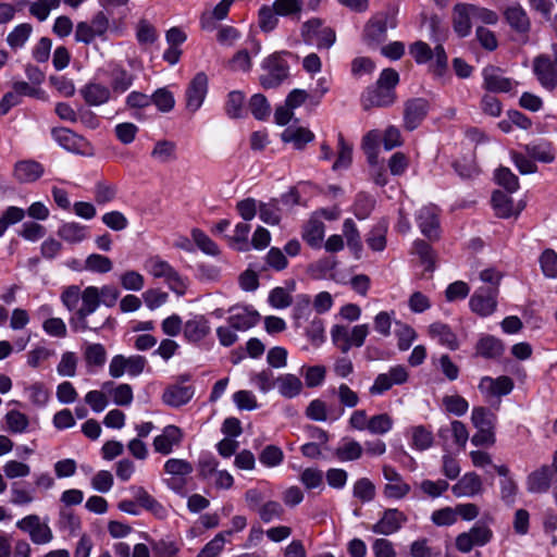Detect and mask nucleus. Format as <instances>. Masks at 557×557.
<instances>
[{"label":"nucleus","mask_w":557,"mask_h":557,"mask_svg":"<svg viewBox=\"0 0 557 557\" xmlns=\"http://www.w3.org/2000/svg\"><path fill=\"white\" fill-rule=\"evenodd\" d=\"M407 521L406 515L397 508L385 509L381 519L371 527L375 534L392 535L396 533Z\"/></svg>","instance_id":"nucleus-15"},{"label":"nucleus","mask_w":557,"mask_h":557,"mask_svg":"<svg viewBox=\"0 0 557 557\" xmlns=\"http://www.w3.org/2000/svg\"><path fill=\"white\" fill-rule=\"evenodd\" d=\"M433 434L423 425H417L411 429L412 446L418 450H425L433 444Z\"/></svg>","instance_id":"nucleus-44"},{"label":"nucleus","mask_w":557,"mask_h":557,"mask_svg":"<svg viewBox=\"0 0 557 557\" xmlns=\"http://www.w3.org/2000/svg\"><path fill=\"white\" fill-rule=\"evenodd\" d=\"M259 218L269 225H277L281 221L280 208L277 202L272 200L268 203L260 202L258 207Z\"/></svg>","instance_id":"nucleus-46"},{"label":"nucleus","mask_w":557,"mask_h":557,"mask_svg":"<svg viewBox=\"0 0 557 557\" xmlns=\"http://www.w3.org/2000/svg\"><path fill=\"white\" fill-rule=\"evenodd\" d=\"M145 269L156 278H163L169 288L182 296L187 289V280L183 277L168 261L159 257L146 261Z\"/></svg>","instance_id":"nucleus-5"},{"label":"nucleus","mask_w":557,"mask_h":557,"mask_svg":"<svg viewBox=\"0 0 557 557\" xmlns=\"http://www.w3.org/2000/svg\"><path fill=\"white\" fill-rule=\"evenodd\" d=\"M343 234L346 238L347 246L356 253L361 251L362 244L356 223L351 219H346L343 224Z\"/></svg>","instance_id":"nucleus-49"},{"label":"nucleus","mask_w":557,"mask_h":557,"mask_svg":"<svg viewBox=\"0 0 557 557\" xmlns=\"http://www.w3.org/2000/svg\"><path fill=\"white\" fill-rule=\"evenodd\" d=\"M429 334L433 338H437L440 344L451 350L458 348V341L450 327L444 323L435 322L429 326Z\"/></svg>","instance_id":"nucleus-32"},{"label":"nucleus","mask_w":557,"mask_h":557,"mask_svg":"<svg viewBox=\"0 0 557 557\" xmlns=\"http://www.w3.org/2000/svg\"><path fill=\"white\" fill-rule=\"evenodd\" d=\"M5 423L11 433L21 434L27 431L29 420L25 413L18 410H10L5 414Z\"/></svg>","instance_id":"nucleus-39"},{"label":"nucleus","mask_w":557,"mask_h":557,"mask_svg":"<svg viewBox=\"0 0 557 557\" xmlns=\"http://www.w3.org/2000/svg\"><path fill=\"white\" fill-rule=\"evenodd\" d=\"M491 202L495 215L500 219L518 218L525 207L524 201L515 203L511 194L499 189L493 191Z\"/></svg>","instance_id":"nucleus-13"},{"label":"nucleus","mask_w":557,"mask_h":557,"mask_svg":"<svg viewBox=\"0 0 557 557\" xmlns=\"http://www.w3.org/2000/svg\"><path fill=\"white\" fill-rule=\"evenodd\" d=\"M32 32L33 27L30 24L22 23L15 26L13 30L9 33L7 42L13 49L21 48L28 40Z\"/></svg>","instance_id":"nucleus-41"},{"label":"nucleus","mask_w":557,"mask_h":557,"mask_svg":"<svg viewBox=\"0 0 557 557\" xmlns=\"http://www.w3.org/2000/svg\"><path fill=\"white\" fill-rule=\"evenodd\" d=\"M44 165L35 160H21L14 165V177L20 183H33L44 175Z\"/></svg>","instance_id":"nucleus-24"},{"label":"nucleus","mask_w":557,"mask_h":557,"mask_svg":"<svg viewBox=\"0 0 557 557\" xmlns=\"http://www.w3.org/2000/svg\"><path fill=\"white\" fill-rule=\"evenodd\" d=\"M258 513L263 522L269 523L274 519H281L284 509L278 502L270 500L258 509Z\"/></svg>","instance_id":"nucleus-64"},{"label":"nucleus","mask_w":557,"mask_h":557,"mask_svg":"<svg viewBox=\"0 0 557 557\" xmlns=\"http://www.w3.org/2000/svg\"><path fill=\"white\" fill-rule=\"evenodd\" d=\"M386 223H377L368 235V246L374 251H382L386 246Z\"/></svg>","instance_id":"nucleus-42"},{"label":"nucleus","mask_w":557,"mask_h":557,"mask_svg":"<svg viewBox=\"0 0 557 557\" xmlns=\"http://www.w3.org/2000/svg\"><path fill=\"white\" fill-rule=\"evenodd\" d=\"M417 223L421 233L429 239L438 237V210L435 206H424L417 213Z\"/></svg>","instance_id":"nucleus-18"},{"label":"nucleus","mask_w":557,"mask_h":557,"mask_svg":"<svg viewBox=\"0 0 557 557\" xmlns=\"http://www.w3.org/2000/svg\"><path fill=\"white\" fill-rule=\"evenodd\" d=\"M227 322L236 331H247L260 320L258 311L248 307H232Z\"/></svg>","instance_id":"nucleus-19"},{"label":"nucleus","mask_w":557,"mask_h":557,"mask_svg":"<svg viewBox=\"0 0 557 557\" xmlns=\"http://www.w3.org/2000/svg\"><path fill=\"white\" fill-rule=\"evenodd\" d=\"M408 371L404 366H395L389 369L386 373H380L372 386L369 388L371 395H382L394 385H401L408 380Z\"/></svg>","instance_id":"nucleus-11"},{"label":"nucleus","mask_w":557,"mask_h":557,"mask_svg":"<svg viewBox=\"0 0 557 557\" xmlns=\"http://www.w3.org/2000/svg\"><path fill=\"white\" fill-rule=\"evenodd\" d=\"M300 34L305 42L314 44L318 49H330L336 40L335 30L318 17L305 22Z\"/></svg>","instance_id":"nucleus-6"},{"label":"nucleus","mask_w":557,"mask_h":557,"mask_svg":"<svg viewBox=\"0 0 557 557\" xmlns=\"http://www.w3.org/2000/svg\"><path fill=\"white\" fill-rule=\"evenodd\" d=\"M208 94V76L203 72H198L187 85L185 91V106L190 113L197 112Z\"/></svg>","instance_id":"nucleus-9"},{"label":"nucleus","mask_w":557,"mask_h":557,"mask_svg":"<svg viewBox=\"0 0 557 557\" xmlns=\"http://www.w3.org/2000/svg\"><path fill=\"white\" fill-rule=\"evenodd\" d=\"M513 381L507 375L498 376L495 380L490 379V408H499L500 396L508 395L513 389Z\"/></svg>","instance_id":"nucleus-27"},{"label":"nucleus","mask_w":557,"mask_h":557,"mask_svg":"<svg viewBox=\"0 0 557 557\" xmlns=\"http://www.w3.org/2000/svg\"><path fill=\"white\" fill-rule=\"evenodd\" d=\"M383 476L387 481L384 486L383 494L389 499H403L405 498L411 487L406 483L399 472L396 471L392 466L383 467Z\"/></svg>","instance_id":"nucleus-14"},{"label":"nucleus","mask_w":557,"mask_h":557,"mask_svg":"<svg viewBox=\"0 0 557 557\" xmlns=\"http://www.w3.org/2000/svg\"><path fill=\"white\" fill-rule=\"evenodd\" d=\"M540 264L546 277H557V253L553 249H545L540 256Z\"/></svg>","instance_id":"nucleus-56"},{"label":"nucleus","mask_w":557,"mask_h":557,"mask_svg":"<svg viewBox=\"0 0 557 557\" xmlns=\"http://www.w3.org/2000/svg\"><path fill=\"white\" fill-rule=\"evenodd\" d=\"M261 67L264 72L260 76L263 88H275L288 77L289 66L282 52H274L265 58Z\"/></svg>","instance_id":"nucleus-7"},{"label":"nucleus","mask_w":557,"mask_h":557,"mask_svg":"<svg viewBox=\"0 0 557 557\" xmlns=\"http://www.w3.org/2000/svg\"><path fill=\"white\" fill-rule=\"evenodd\" d=\"M211 332L208 319L202 314L194 315L184 323V337L189 343H198Z\"/></svg>","instance_id":"nucleus-22"},{"label":"nucleus","mask_w":557,"mask_h":557,"mask_svg":"<svg viewBox=\"0 0 557 557\" xmlns=\"http://www.w3.org/2000/svg\"><path fill=\"white\" fill-rule=\"evenodd\" d=\"M82 306L75 311L74 315L70 319L72 329L76 332H84L87 330L98 331L102 329L108 319L97 325H90L87 318L92 314L100 306V298L98 297V287L88 286L82 290L81 297Z\"/></svg>","instance_id":"nucleus-3"},{"label":"nucleus","mask_w":557,"mask_h":557,"mask_svg":"<svg viewBox=\"0 0 557 557\" xmlns=\"http://www.w3.org/2000/svg\"><path fill=\"white\" fill-rule=\"evenodd\" d=\"M396 27L395 17H389L387 13L380 12L371 16L363 28V40L368 46H377L387 38V26Z\"/></svg>","instance_id":"nucleus-8"},{"label":"nucleus","mask_w":557,"mask_h":557,"mask_svg":"<svg viewBox=\"0 0 557 557\" xmlns=\"http://www.w3.org/2000/svg\"><path fill=\"white\" fill-rule=\"evenodd\" d=\"M504 14L510 27L516 32L525 34L530 30V20L521 5H511L506 9Z\"/></svg>","instance_id":"nucleus-30"},{"label":"nucleus","mask_w":557,"mask_h":557,"mask_svg":"<svg viewBox=\"0 0 557 557\" xmlns=\"http://www.w3.org/2000/svg\"><path fill=\"white\" fill-rule=\"evenodd\" d=\"M82 290L77 285H71L63 289L60 299L69 311H76L81 301Z\"/></svg>","instance_id":"nucleus-61"},{"label":"nucleus","mask_w":557,"mask_h":557,"mask_svg":"<svg viewBox=\"0 0 557 557\" xmlns=\"http://www.w3.org/2000/svg\"><path fill=\"white\" fill-rule=\"evenodd\" d=\"M77 356L73 351H65L61 356V360L57 367V372L61 376L73 377L76 374Z\"/></svg>","instance_id":"nucleus-54"},{"label":"nucleus","mask_w":557,"mask_h":557,"mask_svg":"<svg viewBox=\"0 0 557 557\" xmlns=\"http://www.w3.org/2000/svg\"><path fill=\"white\" fill-rule=\"evenodd\" d=\"M324 236V225L320 221H311L306 226L302 238L307 242L311 247H318Z\"/></svg>","instance_id":"nucleus-52"},{"label":"nucleus","mask_w":557,"mask_h":557,"mask_svg":"<svg viewBox=\"0 0 557 557\" xmlns=\"http://www.w3.org/2000/svg\"><path fill=\"white\" fill-rule=\"evenodd\" d=\"M131 490L137 505L153 512H158L162 509L159 502L154 499L144 487L133 486Z\"/></svg>","instance_id":"nucleus-47"},{"label":"nucleus","mask_w":557,"mask_h":557,"mask_svg":"<svg viewBox=\"0 0 557 557\" xmlns=\"http://www.w3.org/2000/svg\"><path fill=\"white\" fill-rule=\"evenodd\" d=\"M152 103L161 112H170L175 106L173 94L165 87L157 89L152 95Z\"/></svg>","instance_id":"nucleus-53"},{"label":"nucleus","mask_w":557,"mask_h":557,"mask_svg":"<svg viewBox=\"0 0 557 557\" xmlns=\"http://www.w3.org/2000/svg\"><path fill=\"white\" fill-rule=\"evenodd\" d=\"M394 421L388 413L374 414L369 418L367 431L374 435H384L393 428Z\"/></svg>","instance_id":"nucleus-38"},{"label":"nucleus","mask_w":557,"mask_h":557,"mask_svg":"<svg viewBox=\"0 0 557 557\" xmlns=\"http://www.w3.org/2000/svg\"><path fill=\"white\" fill-rule=\"evenodd\" d=\"M276 387L278 393L285 398H294L300 394L302 383L300 379L290 373L282 374L276 380Z\"/></svg>","instance_id":"nucleus-31"},{"label":"nucleus","mask_w":557,"mask_h":557,"mask_svg":"<svg viewBox=\"0 0 557 557\" xmlns=\"http://www.w3.org/2000/svg\"><path fill=\"white\" fill-rule=\"evenodd\" d=\"M52 137L61 147L71 152L83 153L87 146V141L83 137L65 127L53 128Z\"/></svg>","instance_id":"nucleus-23"},{"label":"nucleus","mask_w":557,"mask_h":557,"mask_svg":"<svg viewBox=\"0 0 557 557\" xmlns=\"http://www.w3.org/2000/svg\"><path fill=\"white\" fill-rule=\"evenodd\" d=\"M283 459L284 454L282 449L275 445L265 446L259 456L260 462L270 468L281 465Z\"/></svg>","instance_id":"nucleus-60"},{"label":"nucleus","mask_w":557,"mask_h":557,"mask_svg":"<svg viewBox=\"0 0 557 557\" xmlns=\"http://www.w3.org/2000/svg\"><path fill=\"white\" fill-rule=\"evenodd\" d=\"M481 22L487 23V11L471 3H457L453 10L454 30L466 37L470 34L472 25ZM476 37L483 48H487V29L484 25H478Z\"/></svg>","instance_id":"nucleus-1"},{"label":"nucleus","mask_w":557,"mask_h":557,"mask_svg":"<svg viewBox=\"0 0 557 557\" xmlns=\"http://www.w3.org/2000/svg\"><path fill=\"white\" fill-rule=\"evenodd\" d=\"M244 100H245V96L242 91L234 90L228 94L227 100L225 103V112L228 117L239 119L243 116Z\"/></svg>","instance_id":"nucleus-43"},{"label":"nucleus","mask_w":557,"mask_h":557,"mask_svg":"<svg viewBox=\"0 0 557 557\" xmlns=\"http://www.w3.org/2000/svg\"><path fill=\"white\" fill-rule=\"evenodd\" d=\"M370 329L368 324H357L350 326L348 324H334L330 334L332 343L343 354H347L352 347H362L369 335Z\"/></svg>","instance_id":"nucleus-4"},{"label":"nucleus","mask_w":557,"mask_h":557,"mask_svg":"<svg viewBox=\"0 0 557 557\" xmlns=\"http://www.w3.org/2000/svg\"><path fill=\"white\" fill-rule=\"evenodd\" d=\"M58 236L70 244H77L87 238V226L76 222L63 223L58 230Z\"/></svg>","instance_id":"nucleus-34"},{"label":"nucleus","mask_w":557,"mask_h":557,"mask_svg":"<svg viewBox=\"0 0 557 557\" xmlns=\"http://www.w3.org/2000/svg\"><path fill=\"white\" fill-rule=\"evenodd\" d=\"M183 441L182 430L173 424L166 425L162 433L154 437L153 448L162 455H170L174 446H178Z\"/></svg>","instance_id":"nucleus-20"},{"label":"nucleus","mask_w":557,"mask_h":557,"mask_svg":"<svg viewBox=\"0 0 557 557\" xmlns=\"http://www.w3.org/2000/svg\"><path fill=\"white\" fill-rule=\"evenodd\" d=\"M533 71L541 85L549 90L557 86V69L547 55H539L533 61Z\"/></svg>","instance_id":"nucleus-16"},{"label":"nucleus","mask_w":557,"mask_h":557,"mask_svg":"<svg viewBox=\"0 0 557 557\" xmlns=\"http://www.w3.org/2000/svg\"><path fill=\"white\" fill-rule=\"evenodd\" d=\"M60 2L61 0H36L30 4L29 12L39 21H45L50 11L58 8Z\"/></svg>","instance_id":"nucleus-62"},{"label":"nucleus","mask_w":557,"mask_h":557,"mask_svg":"<svg viewBox=\"0 0 557 557\" xmlns=\"http://www.w3.org/2000/svg\"><path fill=\"white\" fill-rule=\"evenodd\" d=\"M278 13L274 7L263 5L259 10V27L262 32H272L278 23Z\"/></svg>","instance_id":"nucleus-51"},{"label":"nucleus","mask_w":557,"mask_h":557,"mask_svg":"<svg viewBox=\"0 0 557 557\" xmlns=\"http://www.w3.org/2000/svg\"><path fill=\"white\" fill-rule=\"evenodd\" d=\"M113 263L110 258L91 253L85 260V269L95 273H108L112 270Z\"/></svg>","instance_id":"nucleus-45"},{"label":"nucleus","mask_w":557,"mask_h":557,"mask_svg":"<svg viewBox=\"0 0 557 557\" xmlns=\"http://www.w3.org/2000/svg\"><path fill=\"white\" fill-rule=\"evenodd\" d=\"M487 542V527L476 525L469 532L460 533L456 537V547L461 553H469L475 546H483Z\"/></svg>","instance_id":"nucleus-21"},{"label":"nucleus","mask_w":557,"mask_h":557,"mask_svg":"<svg viewBox=\"0 0 557 557\" xmlns=\"http://www.w3.org/2000/svg\"><path fill=\"white\" fill-rule=\"evenodd\" d=\"M314 135L311 131L304 127H288L282 133L284 143H292L295 149H302L308 143L312 141Z\"/></svg>","instance_id":"nucleus-33"},{"label":"nucleus","mask_w":557,"mask_h":557,"mask_svg":"<svg viewBox=\"0 0 557 557\" xmlns=\"http://www.w3.org/2000/svg\"><path fill=\"white\" fill-rule=\"evenodd\" d=\"M79 92L85 102L94 107L107 103L111 97L110 88L99 83H88Z\"/></svg>","instance_id":"nucleus-25"},{"label":"nucleus","mask_w":557,"mask_h":557,"mask_svg":"<svg viewBox=\"0 0 557 557\" xmlns=\"http://www.w3.org/2000/svg\"><path fill=\"white\" fill-rule=\"evenodd\" d=\"M352 158V148L349 144H347L343 137V135H338V156L336 161L333 164V170L338 171L342 169H347L351 163Z\"/></svg>","instance_id":"nucleus-55"},{"label":"nucleus","mask_w":557,"mask_h":557,"mask_svg":"<svg viewBox=\"0 0 557 557\" xmlns=\"http://www.w3.org/2000/svg\"><path fill=\"white\" fill-rule=\"evenodd\" d=\"M272 5L280 16H296L298 21L302 10V0H275Z\"/></svg>","instance_id":"nucleus-50"},{"label":"nucleus","mask_w":557,"mask_h":557,"mask_svg":"<svg viewBox=\"0 0 557 557\" xmlns=\"http://www.w3.org/2000/svg\"><path fill=\"white\" fill-rule=\"evenodd\" d=\"M249 110L257 120H264L270 115V104L261 94H256L250 98Z\"/></svg>","instance_id":"nucleus-58"},{"label":"nucleus","mask_w":557,"mask_h":557,"mask_svg":"<svg viewBox=\"0 0 557 557\" xmlns=\"http://www.w3.org/2000/svg\"><path fill=\"white\" fill-rule=\"evenodd\" d=\"M373 207L374 200L372 197L364 193H360L357 195L355 200L354 213L359 220H364L370 215Z\"/></svg>","instance_id":"nucleus-63"},{"label":"nucleus","mask_w":557,"mask_h":557,"mask_svg":"<svg viewBox=\"0 0 557 557\" xmlns=\"http://www.w3.org/2000/svg\"><path fill=\"white\" fill-rule=\"evenodd\" d=\"M429 112V102L423 98L410 99L405 103L404 122L408 131L416 129Z\"/></svg>","instance_id":"nucleus-17"},{"label":"nucleus","mask_w":557,"mask_h":557,"mask_svg":"<svg viewBox=\"0 0 557 557\" xmlns=\"http://www.w3.org/2000/svg\"><path fill=\"white\" fill-rule=\"evenodd\" d=\"M482 482L475 473L465 474L455 485L451 491L457 497L473 496L481 491Z\"/></svg>","instance_id":"nucleus-29"},{"label":"nucleus","mask_w":557,"mask_h":557,"mask_svg":"<svg viewBox=\"0 0 557 557\" xmlns=\"http://www.w3.org/2000/svg\"><path fill=\"white\" fill-rule=\"evenodd\" d=\"M111 87L116 94H123L128 90L134 83V75L123 67H115L111 74Z\"/></svg>","instance_id":"nucleus-37"},{"label":"nucleus","mask_w":557,"mask_h":557,"mask_svg":"<svg viewBox=\"0 0 557 557\" xmlns=\"http://www.w3.org/2000/svg\"><path fill=\"white\" fill-rule=\"evenodd\" d=\"M335 455L341 461L357 460L362 455V446L357 441L351 440L336 448Z\"/></svg>","instance_id":"nucleus-48"},{"label":"nucleus","mask_w":557,"mask_h":557,"mask_svg":"<svg viewBox=\"0 0 557 557\" xmlns=\"http://www.w3.org/2000/svg\"><path fill=\"white\" fill-rule=\"evenodd\" d=\"M525 152L534 160L550 163L554 161V154L550 148L544 144H529L524 146Z\"/></svg>","instance_id":"nucleus-57"},{"label":"nucleus","mask_w":557,"mask_h":557,"mask_svg":"<svg viewBox=\"0 0 557 557\" xmlns=\"http://www.w3.org/2000/svg\"><path fill=\"white\" fill-rule=\"evenodd\" d=\"M16 527L29 534L34 544L42 545L50 543L53 539L51 529L47 523H41L39 516L29 515L16 522Z\"/></svg>","instance_id":"nucleus-10"},{"label":"nucleus","mask_w":557,"mask_h":557,"mask_svg":"<svg viewBox=\"0 0 557 557\" xmlns=\"http://www.w3.org/2000/svg\"><path fill=\"white\" fill-rule=\"evenodd\" d=\"M354 496L363 503L371 502L375 496V486L367 478L359 479L354 484Z\"/></svg>","instance_id":"nucleus-59"},{"label":"nucleus","mask_w":557,"mask_h":557,"mask_svg":"<svg viewBox=\"0 0 557 557\" xmlns=\"http://www.w3.org/2000/svg\"><path fill=\"white\" fill-rule=\"evenodd\" d=\"M495 183L504 188V193L513 194L519 188V178L508 168H499L494 173Z\"/></svg>","instance_id":"nucleus-36"},{"label":"nucleus","mask_w":557,"mask_h":557,"mask_svg":"<svg viewBox=\"0 0 557 557\" xmlns=\"http://www.w3.org/2000/svg\"><path fill=\"white\" fill-rule=\"evenodd\" d=\"M250 233V225L247 222L236 224L234 234L228 237L230 244L237 250H249L248 235Z\"/></svg>","instance_id":"nucleus-40"},{"label":"nucleus","mask_w":557,"mask_h":557,"mask_svg":"<svg viewBox=\"0 0 557 557\" xmlns=\"http://www.w3.org/2000/svg\"><path fill=\"white\" fill-rule=\"evenodd\" d=\"M194 396L191 386L173 385L166 388L162 395L164 404L171 407H181L187 404Z\"/></svg>","instance_id":"nucleus-28"},{"label":"nucleus","mask_w":557,"mask_h":557,"mask_svg":"<svg viewBox=\"0 0 557 557\" xmlns=\"http://www.w3.org/2000/svg\"><path fill=\"white\" fill-rule=\"evenodd\" d=\"M552 480V468L549 466H542L529 474L527 479L528 491L531 493H545L549 490Z\"/></svg>","instance_id":"nucleus-26"},{"label":"nucleus","mask_w":557,"mask_h":557,"mask_svg":"<svg viewBox=\"0 0 557 557\" xmlns=\"http://www.w3.org/2000/svg\"><path fill=\"white\" fill-rule=\"evenodd\" d=\"M399 83V74L394 69H384L375 85L369 86L361 96L364 110L389 107L396 101L395 87Z\"/></svg>","instance_id":"nucleus-2"},{"label":"nucleus","mask_w":557,"mask_h":557,"mask_svg":"<svg viewBox=\"0 0 557 557\" xmlns=\"http://www.w3.org/2000/svg\"><path fill=\"white\" fill-rule=\"evenodd\" d=\"M84 360L87 368L92 369L102 368L107 360V350L102 344H87L84 348Z\"/></svg>","instance_id":"nucleus-35"},{"label":"nucleus","mask_w":557,"mask_h":557,"mask_svg":"<svg viewBox=\"0 0 557 557\" xmlns=\"http://www.w3.org/2000/svg\"><path fill=\"white\" fill-rule=\"evenodd\" d=\"M164 472L171 475V479L166 480V485L175 491L180 492L185 484V478L193 473V465L180 458H170L164 463Z\"/></svg>","instance_id":"nucleus-12"}]
</instances>
